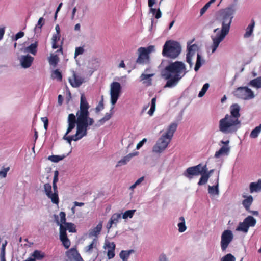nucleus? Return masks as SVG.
<instances>
[{"label": "nucleus", "instance_id": "f257e3e1", "mask_svg": "<svg viewBox=\"0 0 261 261\" xmlns=\"http://www.w3.org/2000/svg\"><path fill=\"white\" fill-rule=\"evenodd\" d=\"M235 9L234 6L226 8L221 13L222 28L215 37L212 36L213 43L211 46L212 53H214L219 46L220 43L224 39L225 36L228 34L230 28V24L234 13Z\"/></svg>", "mask_w": 261, "mask_h": 261}, {"label": "nucleus", "instance_id": "f03ea898", "mask_svg": "<svg viewBox=\"0 0 261 261\" xmlns=\"http://www.w3.org/2000/svg\"><path fill=\"white\" fill-rule=\"evenodd\" d=\"M240 107L237 103L232 105L230 107V115L226 114L225 117L219 121L220 131L224 134L235 133L239 128L240 121Z\"/></svg>", "mask_w": 261, "mask_h": 261}, {"label": "nucleus", "instance_id": "7ed1b4c3", "mask_svg": "<svg viewBox=\"0 0 261 261\" xmlns=\"http://www.w3.org/2000/svg\"><path fill=\"white\" fill-rule=\"evenodd\" d=\"M165 70L168 72L166 75V79L168 81L164 88L175 86L187 72L185 64L180 61L169 64L165 67Z\"/></svg>", "mask_w": 261, "mask_h": 261}, {"label": "nucleus", "instance_id": "20e7f679", "mask_svg": "<svg viewBox=\"0 0 261 261\" xmlns=\"http://www.w3.org/2000/svg\"><path fill=\"white\" fill-rule=\"evenodd\" d=\"M181 51V46L177 41L169 40L165 42L163 47L162 55L167 58L175 59Z\"/></svg>", "mask_w": 261, "mask_h": 261}, {"label": "nucleus", "instance_id": "39448f33", "mask_svg": "<svg viewBox=\"0 0 261 261\" xmlns=\"http://www.w3.org/2000/svg\"><path fill=\"white\" fill-rule=\"evenodd\" d=\"M69 230L70 232H75L76 228L75 225L72 223L67 222L65 225L60 224L59 238L62 245L66 249H68L70 246L71 243L70 240L67 237L66 230Z\"/></svg>", "mask_w": 261, "mask_h": 261}, {"label": "nucleus", "instance_id": "423d86ee", "mask_svg": "<svg viewBox=\"0 0 261 261\" xmlns=\"http://www.w3.org/2000/svg\"><path fill=\"white\" fill-rule=\"evenodd\" d=\"M154 51V46L150 45L147 47H141L138 49V57L136 63L143 65L149 61V54Z\"/></svg>", "mask_w": 261, "mask_h": 261}, {"label": "nucleus", "instance_id": "0eeeda50", "mask_svg": "<svg viewBox=\"0 0 261 261\" xmlns=\"http://www.w3.org/2000/svg\"><path fill=\"white\" fill-rule=\"evenodd\" d=\"M44 191L47 197L50 199L51 201L57 205L59 204V198L57 183L53 182V189L50 184L46 183L43 185Z\"/></svg>", "mask_w": 261, "mask_h": 261}, {"label": "nucleus", "instance_id": "6e6552de", "mask_svg": "<svg viewBox=\"0 0 261 261\" xmlns=\"http://www.w3.org/2000/svg\"><path fill=\"white\" fill-rule=\"evenodd\" d=\"M68 127L66 130V132L64 136L63 137V139L65 140H66L67 142L71 144L72 141H77L79 140L78 139V137H75V135L72 136H68L67 135L69 134L72 129H73L75 127L76 124V117L75 116L71 113L69 114L68 117Z\"/></svg>", "mask_w": 261, "mask_h": 261}, {"label": "nucleus", "instance_id": "1a4fd4ad", "mask_svg": "<svg viewBox=\"0 0 261 261\" xmlns=\"http://www.w3.org/2000/svg\"><path fill=\"white\" fill-rule=\"evenodd\" d=\"M233 94L236 98L245 100L251 99L255 96L251 89L246 86L237 88Z\"/></svg>", "mask_w": 261, "mask_h": 261}, {"label": "nucleus", "instance_id": "9d476101", "mask_svg": "<svg viewBox=\"0 0 261 261\" xmlns=\"http://www.w3.org/2000/svg\"><path fill=\"white\" fill-rule=\"evenodd\" d=\"M98 245V240L94 238L88 245L85 246L84 248V251L86 254L88 255H92L93 261L96 259L99 254Z\"/></svg>", "mask_w": 261, "mask_h": 261}, {"label": "nucleus", "instance_id": "9b49d317", "mask_svg": "<svg viewBox=\"0 0 261 261\" xmlns=\"http://www.w3.org/2000/svg\"><path fill=\"white\" fill-rule=\"evenodd\" d=\"M111 102L115 105L118 99L121 91V86L118 82H113L110 86Z\"/></svg>", "mask_w": 261, "mask_h": 261}, {"label": "nucleus", "instance_id": "f8f14e48", "mask_svg": "<svg viewBox=\"0 0 261 261\" xmlns=\"http://www.w3.org/2000/svg\"><path fill=\"white\" fill-rule=\"evenodd\" d=\"M206 165L202 166L199 164L196 166L188 168L184 173V175L187 178H191L192 176H198L206 170Z\"/></svg>", "mask_w": 261, "mask_h": 261}, {"label": "nucleus", "instance_id": "ddd939ff", "mask_svg": "<svg viewBox=\"0 0 261 261\" xmlns=\"http://www.w3.org/2000/svg\"><path fill=\"white\" fill-rule=\"evenodd\" d=\"M171 139L162 135L153 146V151L156 153H161L164 151L170 143Z\"/></svg>", "mask_w": 261, "mask_h": 261}, {"label": "nucleus", "instance_id": "4468645a", "mask_svg": "<svg viewBox=\"0 0 261 261\" xmlns=\"http://www.w3.org/2000/svg\"><path fill=\"white\" fill-rule=\"evenodd\" d=\"M233 239V234L231 230H225L223 232L221 237V247L222 251L226 250Z\"/></svg>", "mask_w": 261, "mask_h": 261}, {"label": "nucleus", "instance_id": "2eb2a0df", "mask_svg": "<svg viewBox=\"0 0 261 261\" xmlns=\"http://www.w3.org/2000/svg\"><path fill=\"white\" fill-rule=\"evenodd\" d=\"M76 119V123H79L83 127L88 130L89 125H92L94 123V120L90 118L89 115H78Z\"/></svg>", "mask_w": 261, "mask_h": 261}, {"label": "nucleus", "instance_id": "dca6fc26", "mask_svg": "<svg viewBox=\"0 0 261 261\" xmlns=\"http://www.w3.org/2000/svg\"><path fill=\"white\" fill-rule=\"evenodd\" d=\"M89 108V106L87 101L86 97L84 94H82L80 101V109L77 111L76 115H89V113L88 111Z\"/></svg>", "mask_w": 261, "mask_h": 261}, {"label": "nucleus", "instance_id": "f3484780", "mask_svg": "<svg viewBox=\"0 0 261 261\" xmlns=\"http://www.w3.org/2000/svg\"><path fill=\"white\" fill-rule=\"evenodd\" d=\"M69 81L72 87L76 88L79 87L83 83L84 79L73 72V78L69 79Z\"/></svg>", "mask_w": 261, "mask_h": 261}, {"label": "nucleus", "instance_id": "a211bd4d", "mask_svg": "<svg viewBox=\"0 0 261 261\" xmlns=\"http://www.w3.org/2000/svg\"><path fill=\"white\" fill-rule=\"evenodd\" d=\"M33 60L34 58L30 55L22 56L20 59L21 65L24 68H29L31 66Z\"/></svg>", "mask_w": 261, "mask_h": 261}, {"label": "nucleus", "instance_id": "6ab92c4d", "mask_svg": "<svg viewBox=\"0 0 261 261\" xmlns=\"http://www.w3.org/2000/svg\"><path fill=\"white\" fill-rule=\"evenodd\" d=\"M177 128V124L175 122L172 123L167 128L166 133L163 135L172 140L174 133L176 130Z\"/></svg>", "mask_w": 261, "mask_h": 261}, {"label": "nucleus", "instance_id": "aec40b11", "mask_svg": "<svg viewBox=\"0 0 261 261\" xmlns=\"http://www.w3.org/2000/svg\"><path fill=\"white\" fill-rule=\"evenodd\" d=\"M154 4L155 0H148V6L150 7V12L155 15V18L156 19H159L162 16V13L159 8L156 10V9L152 8Z\"/></svg>", "mask_w": 261, "mask_h": 261}, {"label": "nucleus", "instance_id": "412c9836", "mask_svg": "<svg viewBox=\"0 0 261 261\" xmlns=\"http://www.w3.org/2000/svg\"><path fill=\"white\" fill-rule=\"evenodd\" d=\"M106 246L108 248L107 256L109 259H112L115 256V244L114 242H108L106 243Z\"/></svg>", "mask_w": 261, "mask_h": 261}, {"label": "nucleus", "instance_id": "4be33fe9", "mask_svg": "<svg viewBox=\"0 0 261 261\" xmlns=\"http://www.w3.org/2000/svg\"><path fill=\"white\" fill-rule=\"evenodd\" d=\"M102 228V222L100 221L96 227L92 229H91L89 231V237H95L97 236L100 234Z\"/></svg>", "mask_w": 261, "mask_h": 261}, {"label": "nucleus", "instance_id": "5701e85b", "mask_svg": "<svg viewBox=\"0 0 261 261\" xmlns=\"http://www.w3.org/2000/svg\"><path fill=\"white\" fill-rule=\"evenodd\" d=\"M121 217V214L119 213H115L112 215L111 216L110 220H109L107 227L108 229H110L112 227L113 224L116 225L117 223L119 222V219Z\"/></svg>", "mask_w": 261, "mask_h": 261}, {"label": "nucleus", "instance_id": "b1692460", "mask_svg": "<svg viewBox=\"0 0 261 261\" xmlns=\"http://www.w3.org/2000/svg\"><path fill=\"white\" fill-rule=\"evenodd\" d=\"M77 124L76 132L75 134V137H78V139L80 140L83 137L85 136L87 134V130L80 125L79 123H76Z\"/></svg>", "mask_w": 261, "mask_h": 261}, {"label": "nucleus", "instance_id": "393cba45", "mask_svg": "<svg viewBox=\"0 0 261 261\" xmlns=\"http://www.w3.org/2000/svg\"><path fill=\"white\" fill-rule=\"evenodd\" d=\"M201 175L198 185L200 186L205 184L210 178V172H208L207 166L206 167V170L200 174Z\"/></svg>", "mask_w": 261, "mask_h": 261}, {"label": "nucleus", "instance_id": "a878e982", "mask_svg": "<svg viewBox=\"0 0 261 261\" xmlns=\"http://www.w3.org/2000/svg\"><path fill=\"white\" fill-rule=\"evenodd\" d=\"M243 197L246 198L242 201V204L247 211H250V207L252 204L253 199L251 195L248 196H243Z\"/></svg>", "mask_w": 261, "mask_h": 261}, {"label": "nucleus", "instance_id": "bb28decb", "mask_svg": "<svg viewBox=\"0 0 261 261\" xmlns=\"http://www.w3.org/2000/svg\"><path fill=\"white\" fill-rule=\"evenodd\" d=\"M250 192H258L261 191V179L258 180L257 182H251L249 186Z\"/></svg>", "mask_w": 261, "mask_h": 261}, {"label": "nucleus", "instance_id": "cd10ccee", "mask_svg": "<svg viewBox=\"0 0 261 261\" xmlns=\"http://www.w3.org/2000/svg\"><path fill=\"white\" fill-rule=\"evenodd\" d=\"M196 45H192L188 48V52L187 54L186 61L189 64L190 66L191 67L193 65L192 62V57L194 56L195 52L193 50V47H195Z\"/></svg>", "mask_w": 261, "mask_h": 261}, {"label": "nucleus", "instance_id": "c85d7f7f", "mask_svg": "<svg viewBox=\"0 0 261 261\" xmlns=\"http://www.w3.org/2000/svg\"><path fill=\"white\" fill-rule=\"evenodd\" d=\"M230 148L228 147V146L224 145L218 151L215 152V157L218 158L223 154H227Z\"/></svg>", "mask_w": 261, "mask_h": 261}, {"label": "nucleus", "instance_id": "c756f323", "mask_svg": "<svg viewBox=\"0 0 261 261\" xmlns=\"http://www.w3.org/2000/svg\"><path fill=\"white\" fill-rule=\"evenodd\" d=\"M38 42L36 41L34 43H32L29 46L25 48V51L30 53L33 55L36 54L37 51Z\"/></svg>", "mask_w": 261, "mask_h": 261}, {"label": "nucleus", "instance_id": "7c9ffc66", "mask_svg": "<svg viewBox=\"0 0 261 261\" xmlns=\"http://www.w3.org/2000/svg\"><path fill=\"white\" fill-rule=\"evenodd\" d=\"M255 26V21L253 19L251 20V23L249 24L246 30V32L244 35V38H248L251 36L252 34L254 27Z\"/></svg>", "mask_w": 261, "mask_h": 261}, {"label": "nucleus", "instance_id": "2f4dec72", "mask_svg": "<svg viewBox=\"0 0 261 261\" xmlns=\"http://www.w3.org/2000/svg\"><path fill=\"white\" fill-rule=\"evenodd\" d=\"M218 186H219V178L218 177L216 179V183L215 186H208V193L212 195H218L219 193Z\"/></svg>", "mask_w": 261, "mask_h": 261}, {"label": "nucleus", "instance_id": "473e14b6", "mask_svg": "<svg viewBox=\"0 0 261 261\" xmlns=\"http://www.w3.org/2000/svg\"><path fill=\"white\" fill-rule=\"evenodd\" d=\"M134 252V250L132 249L129 250H122L119 254L120 257L123 261H128V258L130 254Z\"/></svg>", "mask_w": 261, "mask_h": 261}, {"label": "nucleus", "instance_id": "72a5a7b5", "mask_svg": "<svg viewBox=\"0 0 261 261\" xmlns=\"http://www.w3.org/2000/svg\"><path fill=\"white\" fill-rule=\"evenodd\" d=\"M153 76V74H142L140 76L141 80L143 81V83H147L148 85H151V77Z\"/></svg>", "mask_w": 261, "mask_h": 261}, {"label": "nucleus", "instance_id": "f704fd0d", "mask_svg": "<svg viewBox=\"0 0 261 261\" xmlns=\"http://www.w3.org/2000/svg\"><path fill=\"white\" fill-rule=\"evenodd\" d=\"M244 223H245L249 228L250 227H253L256 223V220L254 217L251 216H248L244 220Z\"/></svg>", "mask_w": 261, "mask_h": 261}, {"label": "nucleus", "instance_id": "c9c22d12", "mask_svg": "<svg viewBox=\"0 0 261 261\" xmlns=\"http://www.w3.org/2000/svg\"><path fill=\"white\" fill-rule=\"evenodd\" d=\"M135 154V153H129L126 156H124L122 159L118 162L116 167L126 164L127 163L130 161V159Z\"/></svg>", "mask_w": 261, "mask_h": 261}, {"label": "nucleus", "instance_id": "e433bc0d", "mask_svg": "<svg viewBox=\"0 0 261 261\" xmlns=\"http://www.w3.org/2000/svg\"><path fill=\"white\" fill-rule=\"evenodd\" d=\"M32 256L34 257L33 259L36 260H41L45 257V254L41 251L36 250L32 253Z\"/></svg>", "mask_w": 261, "mask_h": 261}, {"label": "nucleus", "instance_id": "4c0bfd02", "mask_svg": "<svg viewBox=\"0 0 261 261\" xmlns=\"http://www.w3.org/2000/svg\"><path fill=\"white\" fill-rule=\"evenodd\" d=\"M179 222L178 224V230L180 232H184L186 229L187 227L185 225V220L184 217H180L179 219Z\"/></svg>", "mask_w": 261, "mask_h": 261}, {"label": "nucleus", "instance_id": "58836bf2", "mask_svg": "<svg viewBox=\"0 0 261 261\" xmlns=\"http://www.w3.org/2000/svg\"><path fill=\"white\" fill-rule=\"evenodd\" d=\"M249 85L257 88H261V77L251 80L249 82Z\"/></svg>", "mask_w": 261, "mask_h": 261}, {"label": "nucleus", "instance_id": "ea45409f", "mask_svg": "<svg viewBox=\"0 0 261 261\" xmlns=\"http://www.w3.org/2000/svg\"><path fill=\"white\" fill-rule=\"evenodd\" d=\"M260 132L261 124L259 126H256L254 129H253L251 131L250 134V137L251 138H256L258 136Z\"/></svg>", "mask_w": 261, "mask_h": 261}, {"label": "nucleus", "instance_id": "a19ab883", "mask_svg": "<svg viewBox=\"0 0 261 261\" xmlns=\"http://www.w3.org/2000/svg\"><path fill=\"white\" fill-rule=\"evenodd\" d=\"M249 227L247 225L244 223V221L243 222H240L238 226L236 228L237 231H243L244 232H247L248 231Z\"/></svg>", "mask_w": 261, "mask_h": 261}, {"label": "nucleus", "instance_id": "79ce46f5", "mask_svg": "<svg viewBox=\"0 0 261 261\" xmlns=\"http://www.w3.org/2000/svg\"><path fill=\"white\" fill-rule=\"evenodd\" d=\"M60 35L54 34L52 37V48L56 49L58 48L59 45L57 44V42L60 40Z\"/></svg>", "mask_w": 261, "mask_h": 261}, {"label": "nucleus", "instance_id": "37998d69", "mask_svg": "<svg viewBox=\"0 0 261 261\" xmlns=\"http://www.w3.org/2000/svg\"><path fill=\"white\" fill-rule=\"evenodd\" d=\"M67 254L69 257H72L74 259H75L80 255L76 249L74 248L70 249L67 252Z\"/></svg>", "mask_w": 261, "mask_h": 261}, {"label": "nucleus", "instance_id": "c03bdc74", "mask_svg": "<svg viewBox=\"0 0 261 261\" xmlns=\"http://www.w3.org/2000/svg\"><path fill=\"white\" fill-rule=\"evenodd\" d=\"M112 115V113H107L105 116L98 121V125L100 126L103 124L106 121L110 119Z\"/></svg>", "mask_w": 261, "mask_h": 261}, {"label": "nucleus", "instance_id": "a18cd8bd", "mask_svg": "<svg viewBox=\"0 0 261 261\" xmlns=\"http://www.w3.org/2000/svg\"><path fill=\"white\" fill-rule=\"evenodd\" d=\"M51 77L53 79H57L59 81H61L62 80V73L59 71L58 69L55 70L51 74Z\"/></svg>", "mask_w": 261, "mask_h": 261}, {"label": "nucleus", "instance_id": "49530a36", "mask_svg": "<svg viewBox=\"0 0 261 261\" xmlns=\"http://www.w3.org/2000/svg\"><path fill=\"white\" fill-rule=\"evenodd\" d=\"M60 217V221L57 220V223L60 226V224L65 225L67 222H66V214L64 212H61L59 214Z\"/></svg>", "mask_w": 261, "mask_h": 261}, {"label": "nucleus", "instance_id": "de8ad7c7", "mask_svg": "<svg viewBox=\"0 0 261 261\" xmlns=\"http://www.w3.org/2000/svg\"><path fill=\"white\" fill-rule=\"evenodd\" d=\"M136 210H127L123 214L122 218L124 219L127 218H132Z\"/></svg>", "mask_w": 261, "mask_h": 261}, {"label": "nucleus", "instance_id": "09e8293b", "mask_svg": "<svg viewBox=\"0 0 261 261\" xmlns=\"http://www.w3.org/2000/svg\"><path fill=\"white\" fill-rule=\"evenodd\" d=\"M63 158H64V156H61L60 155H52L49 156L48 158V159L53 162L57 163V162H58L59 161L63 160Z\"/></svg>", "mask_w": 261, "mask_h": 261}, {"label": "nucleus", "instance_id": "8fccbe9b", "mask_svg": "<svg viewBox=\"0 0 261 261\" xmlns=\"http://www.w3.org/2000/svg\"><path fill=\"white\" fill-rule=\"evenodd\" d=\"M202 65L201 63V57L199 54H197V60L195 66L194 70L195 71H197L200 68Z\"/></svg>", "mask_w": 261, "mask_h": 261}, {"label": "nucleus", "instance_id": "3c124183", "mask_svg": "<svg viewBox=\"0 0 261 261\" xmlns=\"http://www.w3.org/2000/svg\"><path fill=\"white\" fill-rule=\"evenodd\" d=\"M209 84L208 83H205L203 86L202 89L199 92L198 94V97H201L204 96V95L205 94L206 92L207 91L208 88H209Z\"/></svg>", "mask_w": 261, "mask_h": 261}, {"label": "nucleus", "instance_id": "603ef678", "mask_svg": "<svg viewBox=\"0 0 261 261\" xmlns=\"http://www.w3.org/2000/svg\"><path fill=\"white\" fill-rule=\"evenodd\" d=\"M235 260H236V258H235L234 256L230 253H228V254H226V255L223 256L221 259V261H235Z\"/></svg>", "mask_w": 261, "mask_h": 261}, {"label": "nucleus", "instance_id": "864d4df0", "mask_svg": "<svg viewBox=\"0 0 261 261\" xmlns=\"http://www.w3.org/2000/svg\"><path fill=\"white\" fill-rule=\"evenodd\" d=\"M58 62V57L57 56H51L49 58V63L51 65L56 66Z\"/></svg>", "mask_w": 261, "mask_h": 261}, {"label": "nucleus", "instance_id": "5fc2aeb1", "mask_svg": "<svg viewBox=\"0 0 261 261\" xmlns=\"http://www.w3.org/2000/svg\"><path fill=\"white\" fill-rule=\"evenodd\" d=\"M211 4L207 2L200 10V16L203 15L211 6Z\"/></svg>", "mask_w": 261, "mask_h": 261}, {"label": "nucleus", "instance_id": "6e6d98bb", "mask_svg": "<svg viewBox=\"0 0 261 261\" xmlns=\"http://www.w3.org/2000/svg\"><path fill=\"white\" fill-rule=\"evenodd\" d=\"M10 170V167L4 168L2 171H0V176L3 178L7 176V172Z\"/></svg>", "mask_w": 261, "mask_h": 261}, {"label": "nucleus", "instance_id": "4d7b16f0", "mask_svg": "<svg viewBox=\"0 0 261 261\" xmlns=\"http://www.w3.org/2000/svg\"><path fill=\"white\" fill-rule=\"evenodd\" d=\"M84 51V49L82 47H78L75 48L74 55L75 57L79 55H82Z\"/></svg>", "mask_w": 261, "mask_h": 261}, {"label": "nucleus", "instance_id": "13d9d810", "mask_svg": "<svg viewBox=\"0 0 261 261\" xmlns=\"http://www.w3.org/2000/svg\"><path fill=\"white\" fill-rule=\"evenodd\" d=\"M42 121L44 123V127L45 130L47 129L48 124V120L46 117H42L41 118Z\"/></svg>", "mask_w": 261, "mask_h": 261}, {"label": "nucleus", "instance_id": "bf43d9fd", "mask_svg": "<svg viewBox=\"0 0 261 261\" xmlns=\"http://www.w3.org/2000/svg\"><path fill=\"white\" fill-rule=\"evenodd\" d=\"M24 35V33L23 32H22V31H20L18 33H17L16 35H15V38H14V40H18V39L23 37Z\"/></svg>", "mask_w": 261, "mask_h": 261}, {"label": "nucleus", "instance_id": "052dcab7", "mask_svg": "<svg viewBox=\"0 0 261 261\" xmlns=\"http://www.w3.org/2000/svg\"><path fill=\"white\" fill-rule=\"evenodd\" d=\"M58 175H59V172L57 170H56L54 172V179L53 182L57 183L58 181Z\"/></svg>", "mask_w": 261, "mask_h": 261}, {"label": "nucleus", "instance_id": "680f3d73", "mask_svg": "<svg viewBox=\"0 0 261 261\" xmlns=\"http://www.w3.org/2000/svg\"><path fill=\"white\" fill-rule=\"evenodd\" d=\"M103 104L102 100L99 102L98 106L96 108V111L98 112L103 109Z\"/></svg>", "mask_w": 261, "mask_h": 261}, {"label": "nucleus", "instance_id": "e2e57ef3", "mask_svg": "<svg viewBox=\"0 0 261 261\" xmlns=\"http://www.w3.org/2000/svg\"><path fill=\"white\" fill-rule=\"evenodd\" d=\"M43 20H44V19L43 17H40L38 20V23H37V25H36V27L37 26H38L39 28H41L44 24V23H42V21Z\"/></svg>", "mask_w": 261, "mask_h": 261}, {"label": "nucleus", "instance_id": "0e129e2a", "mask_svg": "<svg viewBox=\"0 0 261 261\" xmlns=\"http://www.w3.org/2000/svg\"><path fill=\"white\" fill-rule=\"evenodd\" d=\"M159 261H168L166 255L162 254L159 257Z\"/></svg>", "mask_w": 261, "mask_h": 261}, {"label": "nucleus", "instance_id": "69168bd1", "mask_svg": "<svg viewBox=\"0 0 261 261\" xmlns=\"http://www.w3.org/2000/svg\"><path fill=\"white\" fill-rule=\"evenodd\" d=\"M63 97L61 95H59L58 96V102L59 105H61L63 103Z\"/></svg>", "mask_w": 261, "mask_h": 261}, {"label": "nucleus", "instance_id": "338daca9", "mask_svg": "<svg viewBox=\"0 0 261 261\" xmlns=\"http://www.w3.org/2000/svg\"><path fill=\"white\" fill-rule=\"evenodd\" d=\"M5 34V28H0V40H1Z\"/></svg>", "mask_w": 261, "mask_h": 261}, {"label": "nucleus", "instance_id": "774afa93", "mask_svg": "<svg viewBox=\"0 0 261 261\" xmlns=\"http://www.w3.org/2000/svg\"><path fill=\"white\" fill-rule=\"evenodd\" d=\"M144 177L143 176L139 178L138 180L136 181L135 182L137 186L139 185L142 181L144 180Z\"/></svg>", "mask_w": 261, "mask_h": 261}]
</instances>
